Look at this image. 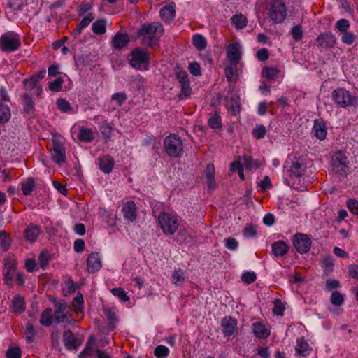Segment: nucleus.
<instances>
[{
  "label": "nucleus",
  "instance_id": "obj_1",
  "mask_svg": "<svg viewBox=\"0 0 358 358\" xmlns=\"http://www.w3.org/2000/svg\"><path fill=\"white\" fill-rule=\"evenodd\" d=\"M157 224L166 236L173 235L179 229L182 219L174 212H160L157 217Z\"/></svg>",
  "mask_w": 358,
  "mask_h": 358
},
{
  "label": "nucleus",
  "instance_id": "obj_2",
  "mask_svg": "<svg viewBox=\"0 0 358 358\" xmlns=\"http://www.w3.org/2000/svg\"><path fill=\"white\" fill-rule=\"evenodd\" d=\"M163 33L164 27L162 24L157 22L143 24L138 31V34L142 38L143 43L148 46L155 45Z\"/></svg>",
  "mask_w": 358,
  "mask_h": 358
},
{
  "label": "nucleus",
  "instance_id": "obj_3",
  "mask_svg": "<svg viewBox=\"0 0 358 358\" xmlns=\"http://www.w3.org/2000/svg\"><path fill=\"white\" fill-rule=\"evenodd\" d=\"M287 13L288 7L283 0H272L266 5V15L273 23H282L287 18Z\"/></svg>",
  "mask_w": 358,
  "mask_h": 358
},
{
  "label": "nucleus",
  "instance_id": "obj_4",
  "mask_svg": "<svg viewBox=\"0 0 358 358\" xmlns=\"http://www.w3.org/2000/svg\"><path fill=\"white\" fill-rule=\"evenodd\" d=\"M165 153L173 158L180 157L184 152V143L182 138L176 134L167 136L163 143Z\"/></svg>",
  "mask_w": 358,
  "mask_h": 358
},
{
  "label": "nucleus",
  "instance_id": "obj_5",
  "mask_svg": "<svg viewBox=\"0 0 358 358\" xmlns=\"http://www.w3.org/2000/svg\"><path fill=\"white\" fill-rule=\"evenodd\" d=\"M332 99L336 103L342 108L358 106V97L352 95L350 91L343 87L337 88L333 91Z\"/></svg>",
  "mask_w": 358,
  "mask_h": 358
},
{
  "label": "nucleus",
  "instance_id": "obj_6",
  "mask_svg": "<svg viewBox=\"0 0 358 358\" xmlns=\"http://www.w3.org/2000/svg\"><path fill=\"white\" fill-rule=\"evenodd\" d=\"M310 162L298 158L285 162V167L287 169V172L290 177L300 178L307 175Z\"/></svg>",
  "mask_w": 358,
  "mask_h": 358
},
{
  "label": "nucleus",
  "instance_id": "obj_7",
  "mask_svg": "<svg viewBox=\"0 0 358 358\" xmlns=\"http://www.w3.org/2000/svg\"><path fill=\"white\" fill-rule=\"evenodd\" d=\"M129 64L138 70H148L149 66V55L146 50L135 48L130 54Z\"/></svg>",
  "mask_w": 358,
  "mask_h": 358
},
{
  "label": "nucleus",
  "instance_id": "obj_8",
  "mask_svg": "<svg viewBox=\"0 0 358 358\" xmlns=\"http://www.w3.org/2000/svg\"><path fill=\"white\" fill-rule=\"evenodd\" d=\"M20 36L13 31L5 33L0 37V48L3 52H14L20 48Z\"/></svg>",
  "mask_w": 358,
  "mask_h": 358
},
{
  "label": "nucleus",
  "instance_id": "obj_9",
  "mask_svg": "<svg viewBox=\"0 0 358 358\" xmlns=\"http://www.w3.org/2000/svg\"><path fill=\"white\" fill-rule=\"evenodd\" d=\"M56 309L53 313L54 322L56 324L65 323L71 324L74 322L71 314L67 310V304L64 301L57 303Z\"/></svg>",
  "mask_w": 358,
  "mask_h": 358
},
{
  "label": "nucleus",
  "instance_id": "obj_10",
  "mask_svg": "<svg viewBox=\"0 0 358 358\" xmlns=\"http://www.w3.org/2000/svg\"><path fill=\"white\" fill-rule=\"evenodd\" d=\"M176 76L180 87L178 97L180 99H187L192 94V88L190 87L188 74L185 71L180 69L176 72Z\"/></svg>",
  "mask_w": 358,
  "mask_h": 358
},
{
  "label": "nucleus",
  "instance_id": "obj_11",
  "mask_svg": "<svg viewBox=\"0 0 358 358\" xmlns=\"http://www.w3.org/2000/svg\"><path fill=\"white\" fill-rule=\"evenodd\" d=\"M312 245L310 238L304 234L297 233L293 236V245L300 254L308 252Z\"/></svg>",
  "mask_w": 358,
  "mask_h": 358
},
{
  "label": "nucleus",
  "instance_id": "obj_12",
  "mask_svg": "<svg viewBox=\"0 0 358 358\" xmlns=\"http://www.w3.org/2000/svg\"><path fill=\"white\" fill-rule=\"evenodd\" d=\"M64 345L66 350L76 351L82 345L83 338L71 330H66L63 333Z\"/></svg>",
  "mask_w": 358,
  "mask_h": 358
},
{
  "label": "nucleus",
  "instance_id": "obj_13",
  "mask_svg": "<svg viewBox=\"0 0 358 358\" xmlns=\"http://www.w3.org/2000/svg\"><path fill=\"white\" fill-rule=\"evenodd\" d=\"M224 105L228 113L231 115H237L240 113L241 103L239 96L234 92H228L224 97Z\"/></svg>",
  "mask_w": 358,
  "mask_h": 358
},
{
  "label": "nucleus",
  "instance_id": "obj_14",
  "mask_svg": "<svg viewBox=\"0 0 358 358\" xmlns=\"http://www.w3.org/2000/svg\"><path fill=\"white\" fill-rule=\"evenodd\" d=\"M331 165L336 173L343 175L348 168V158L343 152H337L332 156Z\"/></svg>",
  "mask_w": 358,
  "mask_h": 358
},
{
  "label": "nucleus",
  "instance_id": "obj_15",
  "mask_svg": "<svg viewBox=\"0 0 358 358\" xmlns=\"http://www.w3.org/2000/svg\"><path fill=\"white\" fill-rule=\"evenodd\" d=\"M53 148L50 150L52 159L59 165L66 160L65 147L57 141H52Z\"/></svg>",
  "mask_w": 358,
  "mask_h": 358
},
{
  "label": "nucleus",
  "instance_id": "obj_16",
  "mask_svg": "<svg viewBox=\"0 0 358 358\" xmlns=\"http://www.w3.org/2000/svg\"><path fill=\"white\" fill-rule=\"evenodd\" d=\"M317 45L324 50L333 48L337 43L336 38L331 32H324L317 38Z\"/></svg>",
  "mask_w": 358,
  "mask_h": 358
},
{
  "label": "nucleus",
  "instance_id": "obj_17",
  "mask_svg": "<svg viewBox=\"0 0 358 358\" xmlns=\"http://www.w3.org/2000/svg\"><path fill=\"white\" fill-rule=\"evenodd\" d=\"M312 134L320 141H322L326 138L327 135V127L323 119L319 118L314 120Z\"/></svg>",
  "mask_w": 358,
  "mask_h": 358
},
{
  "label": "nucleus",
  "instance_id": "obj_18",
  "mask_svg": "<svg viewBox=\"0 0 358 358\" xmlns=\"http://www.w3.org/2000/svg\"><path fill=\"white\" fill-rule=\"evenodd\" d=\"M122 212L124 219L129 222H133L136 220L137 208L135 203L132 201L123 203Z\"/></svg>",
  "mask_w": 358,
  "mask_h": 358
},
{
  "label": "nucleus",
  "instance_id": "obj_19",
  "mask_svg": "<svg viewBox=\"0 0 358 358\" xmlns=\"http://www.w3.org/2000/svg\"><path fill=\"white\" fill-rule=\"evenodd\" d=\"M22 105L23 108V113L29 117H33L36 108L35 103L33 101L32 96L29 92H25L22 96Z\"/></svg>",
  "mask_w": 358,
  "mask_h": 358
},
{
  "label": "nucleus",
  "instance_id": "obj_20",
  "mask_svg": "<svg viewBox=\"0 0 358 358\" xmlns=\"http://www.w3.org/2000/svg\"><path fill=\"white\" fill-rule=\"evenodd\" d=\"M102 266L101 256L98 252H92L87 259V268L89 273L99 271Z\"/></svg>",
  "mask_w": 358,
  "mask_h": 358
},
{
  "label": "nucleus",
  "instance_id": "obj_21",
  "mask_svg": "<svg viewBox=\"0 0 358 358\" xmlns=\"http://www.w3.org/2000/svg\"><path fill=\"white\" fill-rule=\"evenodd\" d=\"M221 327L224 336H230L237 330V321L231 317H225L221 320Z\"/></svg>",
  "mask_w": 358,
  "mask_h": 358
},
{
  "label": "nucleus",
  "instance_id": "obj_22",
  "mask_svg": "<svg viewBox=\"0 0 358 358\" xmlns=\"http://www.w3.org/2000/svg\"><path fill=\"white\" fill-rule=\"evenodd\" d=\"M98 164L99 169L106 174L112 172L114 167L115 161L113 158L108 155H103L98 158Z\"/></svg>",
  "mask_w": 358,
  "mask_h": 358
},
{
  "label": "nucleus",
  "instance_id": "obj_23",
  "mask_svg": "<svg viewBox=\"0 0 358 358\" xmlns=\"http://www.w3.org/2000/svg\"><path fill=\"white\" fill-rule=\"evenodd\" d=\"M252 330L254 335L258 338H266L270 336V329L262 321H257L252 324Z\"/></svg>",
  "mask_w": 358,
  "mask_h": 358
},
{
  "label": "nucleus",
  "instance_id": "obj_24",
  "mask_svg": "<svg viewBox=\"0 0 358 358\" xmlns=\"http://www.w3.org/2000/svg\"><path fill=\"white\" fill-rule=\"evenodd\" d=\"M227 57L229 62H239L241 57V45L235 42L227 47Z\"/></svg>",
  "mask_w": 358,
  "mask_h": 358
},
{
  "label": "nucleus",
  "instance_id": "obj_25",
  "mask_svg": "<svg viewBox=\"0 0 358 358\" xmlns=\"http://www.w3.org/2000/svg\"><path fill=\"white\" fill-rule=\"evenodd\" d=\"M176 4L173 2L169 3L160 9L159 14L161 19L165 23H170L175 17Z\"/></svg>",
  "mask_w": 358,
  "mask_h": 358
},
{
  "label": "nucleus",
  "instance_id": "obj_26",
  "mask_svg": "<svg viewBox=\"0 0 358 358\" xmlns=\"http://www.w3.org/2000/svg\"><path fill=\"white\" fill-rule=\"evenodd\" d=\"M41 232V227L34 223L29 224L24 231L26 240L30 243L36 241Z\"/></svg>",
  "mask_w": 358,
  "mask_h": 358
},
{
  "label": "nucleus",
  "instance_id": "obj_27",
  "mask_svg": "<svg viewBox=\"0 0 358 358\" xmlns=\"http://www.w3.org/2000/svg\"><path fill=\"white\" fill-rule=\"evenodd\" d=\"M130 41L129 36L127 34L117 32L113 37L112 45L115 49H122L126 47Z\"/></svg>",
  "mask_w": 358,
  "mask_h": 358
},
{
  "label": "nucleus",
  "instance_id": "obj_28",
  "mask_svg": "<svg viewBox=\"0 0 358 358\" xmlns=\"http://www.w3.org/2000/svg\"><path fill=\"white\" fill-rule=\"evenodd\" d=\"M272 252L276 257L286 255L289 250V246L284 241L274 242L272 245Z\"/></svg>",
  "mask_w": 358,
  "mask_h": 358
},
{
  "label": "nucleus",
  "instance_id": "obj_29",
  "mask_svg": "<svg viewBox=\"0 0 358 358\" xmlns=\"http://www.w3.org/2000/svg\"><path fill=\"white\" fill-rule=\"evenodd\" d=\"M312 348L303 338H298L295 346L296 355L306 357L310 354Z\"/></svg>",
  "mask_w": 358,
  "mask_h": 358
},
{
  "label": "nucleus",
  "instance_id": "obj_30",
  "mask_svg": "<svg viewBox=\"0 0 358 358\" xmlns=\"http://www.w3.org/2000/svg\"><path fill=\"white\" fill-rule=\"evenodd\" d=\"M11 118L10 108L0 101V125L4 124L9 122Z\"/></svg>",
  "mask_w": 358,
  "mask_h": 358
},
{
  "label": "nucleus",
  "instance_id": "obj_31",
  "mask_svg": "<svg viewBox=\"0 0 358 358\" xmlns=\"http://www.w3.org/2000/svg\"><path fill=\"white\" fill-rule=\"evenodd\" d=\"M11 308L15 314H20L25 310V303L24 299L20 296H15L13 301Z\"/></svg>",
  "mask_w": 358,
  "mask_h": 358
},
{
  "label": "nucleus",
  "instance_id": "obj_32",
  "mask_svg": "<svg viewBox=\"0 0 358 358\" xmlns=\"http://www.w3.org/2000/svg\"><path fill=\"white\" fill-rule=\"evenodd\" d=\"M12 239L10 235L5 231L0 230V251H7L11 244Z\"/></svg>",
  "mask_w": 358,
  "mask_h": 358
},
{
  "label": "nucleus",
  "instance_id": "obj_33",
  "mask_svg": "<svg viewBox=\"0 0 358 358\" xmlns=\"http://www.w3.org/2000/svg\"><path fill=\"white\" fill-rule=\"evenodd\" d=\"M78 138L81 141L90 143L94 140V136L91 129L81 127L79 131Z\"/></svg>",
  "mask_w": 358,
  "mask_h": 358
},
{
  "label": "nucleus",
  "instance_id": "obj_34",
  "mask_svg": "<svg viewBox=\"0 0 358 358\" xmlns=\"http://www.w3.org/2000/svg\"><path fill=\"white\" fill-rule=\"evenodd\" d=\"M40 322L45 327H49L54 322L53 314L51 308H46L41 314Z\"/></svg>",
  "mask_w": 358,
  "mask_h": 358
},
{
  "label": "nucleus",
  "instance_id": "obj_35",
  "mask_svg": "<svg viewBox=\"0 0 358 358\" xmlns=\"http://www.w3.org/2000/svg\"><path fill=\"white\" fill-rule=\"evenodd\" d=\"M104 315L107 320L110 322L109 330L113 331L115 329L116 324L117 322V318L115 312L110 308H107L104 310Z\"/></svg>",
  "mask_w": 358,
  "mask_h": 358
},
{
  "label": "nucleus",
  "instance_id": "obj_36",
  "mask_svg": "<svg viewBox=\"0 0 358 358\" xmlns=\"http://www.w3.org/2000/svg\"><path fill=\"white\" fill-rule=\"evenodd\" d=\"M106 21L103 19L98 20L92 25V31L97 35H101L106 31Z\"/></svg>",
  "mask_w": 358,
  "mask_h": 358
},
{
  "label": "nucleus",
  "instance_id": "obj_37",
  "mask_svg": "<svg viewBox=\"0 0 358 358\" xmlns=\"http://www.w3.org/2000/svg\"><path fill=\"white\" fill-rule=\"evenodd\" d=\"M262 74L268 80H274L279 76L280 70L277 68L265 66L262 69Z\"/></svg>",
  "mask_w": 358,
  "mask_h": 358
},
{
  "label": "nucleus",
  "instance_id": "obj_38",
  "mask_svg": "<svg viewBox=\"0 0 358 358\" xmlns=\"http://www.w3.org/2000/svg\"><path fill=\"white\" fill-rule=\"evenodd\" d=\"M238 62H229V65L225 68V75L228 81L234 80V76L237 73V65Z\"/></svg>",
  "mask_w": 358,
  "mask_h": 358
},
{
  "label": "nucleus",
  "instance_id": "obj_39",
  "mask_svg": "<svg viewBox=\"0 0 358 358\" xmlns=\"http://www.w3.org/2000/svg\"><path fill=\"white\" fill-rule=\"evenodd\" d=\"M193 45L198 50H203L206 48L207 41L201 34H195L192 38Z\"/></svg>",
  "mask_w": 358,
  "mask_h": 358
},
{
  "label": "nucleus",
  "instance_id": "obj_40",
  "mask_svg": "<svg viewBox=\"0 0 358 358\" xmlns=\"http://www.w3.org/2000/svg\"><path fill=\"white\" fill-rule=\"evenodd\" d=\"M35 187V181L33 178H29L25 182L22 183V191L24 196L31 194Z\"/></svg>",
  "mask_w": 358,
  "mask_h": 358
},
{
  "label": "nucleus",
  "instance_id": "obj_41",
  "mask_svg": "<svg viewBox=\"0 0 358 358\" xmlns=\"http://www.w3.org/2000/svg\"><path fill=\"white\" fill-rule=\"evenodd\" d=\"M56 104L59 110L64 113H71L73 111V107L71 103L65 99H58L56 101Z\"/></svg>",
  "mask_w": 358,
  "mask_h": 358
},
{
  "label": "nucleus",
  "instance_id": "obj_42",
  "mask_svg": "<svg viewBox=\"0 0 358 358\" xmlns=\"http://www.w3.org/2000/svg\"><path fill=\"white\" fill-rule=\"evenodd\" d=\"M231 22L236 29H242L247 25V19L243 15H235L231 17Z\"/></svg>",
  "mask_w": 358,
  "mask_h": 358
},
{
  "label": "nucleus",
  "instance_id": "obj_43",
  "mask_svg": "<svg viewBox=\"0 0 358 358\" xmlns=\"http://www.w3.org/2000/svg\"><path fill=\"white\" fill-rule=\"evenodd\" d=\"M243 161L245 169H257L261 166V163L258 159H255L250 157H244Z\"/></svg>",
  "mask_w": 358,
  "mask_h": 358
},
{
  "label": "nucleus",
  "instance_id": "obj_44",
  "mask_svg": "<svg viewBox=\"0 0 358 358\" xmlns=\"http://www.w3.org/2000/svg\"><path fill=\"white\" fill-rule=\"evenodd\" d=\"M208 124L213 129H221L222 124L220 115L217 113L214 114L208 119Z\"/></svg>",
  "mask_w": 358,
  "mask_h": 358
},
{
  "label": "nucleus",
  "instance_id": "obj_45",
  "mask_svg": "<svg viewBox=\"0 0 358 358\" xmlns=\"http://www.w3.org/2000/svg\"><path fill=\"white\" fill-rule=\"evenodd\" d=\"M185 280L184 271L182 269L175 270L171 275V282L176 285H180Z\"/></svg>",
  "mask_w": 358,
  "mask_h": 358
},
{
  "label": "nucleus",
  "instance_id": "obj_46",
  "mask_svg": "<svg viewBox=\"0 0 358 358\" xmlns=\"http://www.w3.org/2000/svg\"><path fill=\"white\" fill-rule=\"evenodd\" d=\"M110 292L113 294V296L120 299V300L122 302H127L129 300V296L122 287L113 288L110 290Z\"/></svg>",
  "mask_w": 358,
  "mask_h": 358
},
{
  "label": "nucleus",
  "instance_id": "obj_47",
  "mask_svg": "<svg viewBox=\"0 0 358 358\" xmlns=\"http://www.w3.org/2000/svg\"><path fill=\"white\" fill-rule=\"evenodd\" d=\"M322 268L326 274L333 271L334 267V259L331 256L326 257L322 261Z\"/></svg>",
  "mask_w": 358,
  "mask_h": 358
},
{
  "label": "nucleus",
  "instance_id": "obj_48",
  "mask_svg": "<svg viewBox=\"0 0 358 358\" xmlns=\"http://www.w3.org/2000/svg\"><path fill=\"white\" fill-rule=\"evenodd\" d=\"M341 40L343 44L351 45L356 41V36L353 32L348 31L341 34Z\"/></svg>",
  "mask_w": 358,
  "mask_h": 358
},
{
  "label": "nucleus",
  "instance_id": "obj_49",
  "mask_svg": "<svg viewBox=\"0 0 358 358\" xmlns=\"http://www.w3.org/2000/svg\"><path fill=\"white\" fill-rule=\"evenodd\" d=\"M350 27V22L345 18L338 20L335 24V28L341 34L348 31Z\"/></svg>",
  "mask_w": 358,
  "mask_h": 358
},
{
  "label": "nucleus",
  "instance_id": "obj_50",
  "mask_svg": "<svg viewBox=\"0 0 358 358\" xmlns=\"http://www.w3.org/2000/svg\"><path fill=\"white\" fill-rule=\"evenodd\" d=\"M94 343H95V338L93 336H91L89 338L87 342L86 343L85 348L79 354V357L80 358H85L87 355H90L92 350V346Z\"/></svg>",
  "mask_w": 358,
  "mask_h": 358
},
{
  "label": "nucleus",
  "instance_id": "obj_51",
  "mask_svg": "<svg viewBox=\"0 0 358 358\" xmlns=\"http://www.w3.org/2000/svg\"><path fill=\"white\" fill-rule=\"evenodd\" d=\"M330 301L332 305L340 306L343 303V296L338 291H334L330 297Z\"/></svg>",
  "mask_w": 358,
  "mask_h": 358
},
{
  "label": "nucleus",
  "instance_id": "obj_52",
  "mask_svg": "<svg viewBox=\"0 0 358 358\" xmlns=\"http://www.w3.org/2000/svg\"><path fill=\"white\" fill-rule=\"evenodd\" d=\"M154 354L158 358H166L169 354V349L165 345H160L155 348Z\"/></svg>",
  "mask_w": 358,
  "mask_h": 358
},
{
  "label": "nucleus",
  "instance_id": "obj_53",
  "mask_svg": "<svg viewBox=\"0 0 358 358\" xmlns=\"http://www.w3.org/2000/svg\"><path fill=\"white\" fill-rule=\"evenodd\" d=\"M127 96L124 92L115 93L111 96V100L121 106L127 100Z\"/></svg>",
  "mask_w": 358,
  "mask_h": 358
},
{
  "label": "nucleus",
  "instance_id": "obj_54",
  "mask_svg": "<svg viewBox=\"0 0 358 358\" xmlns=\"http://www.w3.org/2000/svg\"><path fill=\"white\" fill-rule=\"evenodd\" d=\"M266 133V127L262 124L256 126L252 130V135L257 139L263 138L265 136Z\"/></svg>",
  "mask_w": 358,
  "mask_h": 358
},
{
  "label": "nucleus",
  "instance_id": "obj_55",
  "mask_svg": "<svg viewBox=\"0 0 358 358\" xmlns=\"http://www.w3.org/2000/svg\"><path fill=\"white\" fill-rule=\"evenodd\" d=\"M36 331L34 326L31 324H28L25 329V339L27 343H31L34 341Z\"/></svg>",
  "mask_w": 358,
  "mask_h": 358
},
{
  "label": "nucleus",
  "instance_id": "obj_56",
  "mask_svg": "<svg viewBox=\"0 0 358 358\" xmlns=\"http://www.w3.org/2000/svg\"><path fill=\"white\" fill-rule=\"evenodd\" d=\"M274 306L273 308V313L275 315H283L284 311L285 310L284 304L282 303L281 301L276 299L274 301Z\"/></svg>",
  "mask_w": 358,
  "mask_h": 358
},
{
  "label": "nucleus",
  "instance_id": "obj_57",
  "mask_svg": "<svg viewBox=\"0 0 358 358\" xmlns=\"http://www.w3.org/2000/svg\"><path fill=\"white\" fill-rule=\"evenodd\" d=\"M101 134L106 140H109L111 136L112 127L106 121L100 127Z\"/></svg>",
  "mask_w": 358,
  "mask_h": 358
},
{
  "label": "nucleus",
  "instance_id": "obj_58",
  "mask_svg": "<svg viewBox=\"0 0 358 358\" xmlns=\"http://www.w3.org/2000/svg\"><path fill=\"white\" fill-rule=\"evenodd\" d=\"M62 85L63 79L62 78H57L49 83V88L52 92H59L62 90Z\"/></svg>",
  "mask_w": 358,
  "mask_h": 358
},
{
  "label": "nucleus",
  "instance_id": "obj_59",
  "mask_svg": "<svg viewBox=\"0 0 358 358\" xmlns=\"http://www.w3.org/2000/svg\"><path fill=\"white\" fill-rule=\"evenodd\" d=\"M291 34L292 38L295 41H300L303 36V32L301 27L300 25H296L293 27L291 31Z\"/></svg>",
  "mask_w": 358,
  "mask_h": 358
},
{
  "label": "nucleus",
  "instance_id": "obj_60",
  "mask_svg": "<svg viewBox=\"0 0 358 358\" xmlns=\"http://www.w3.org/2000/svg\"><path fill=\"white\" fill-rule=\"evenodd\" d=\"M83 297L81 294H78L73 300V306L76 312L81 311L83 308Z\"/></svg>",
  "mask_w": 358,
  "mask_h": 358
},
{
  "label": "nucleus",
  "instance_id": "obj_61",
  "mask_svg": "<svg viewBox=\"0 0 358 358\" xmlns=\"http://www.w3.org/2000/svg\"><path fill=\"white\" fill-rule=\"evenodd\" d=\"M36 78L33 76L30 77L28 79H25L23 82L24 87L26 90H31L37 87V83H38L36 80Z\"/></svg>",
  "mask_w": 358,
  "mask_h": 358
},
{
  "label": "nucleus",
  "instance_id": "obj_62",
  "mask_svg": "<svg viewBox=\"0 0 358 358\" xmlns=\"http://www.w3.org/2000/svg\"><path fill=\"white\" fill-rule=\"evenodd\" d=\"M346 204L348 208L352 214L358 215V201L350 199L347 201Z\"/></svg>",
  "mask_w": 358,
  "mask_h": 358
},
{
  "label": "nucleus",
  "instance_id": "obj_63",
  "mask_svg": "<svg viewBox=\"0 0 358 358\" xmlns=\"http://www.w3.org/2000/svg\"><path fill=\"white\" fill-rule=\"evenodd\" d=\"M256 278L257 276L255 273L250 271L245 272L241 276V280L247 284L254 282L256 280Z\"/></svg>",
  "mask_w": 358,
  "mask_h": 358
},
{
  "label": "nucleus",
  "instance_id": "obj_64",
  "mask_svg": "<svg viewBox=\"0 0 358 358\" xmlns=\"http://www.w3.org/2000/svg\"><path fill=\"white\" fill-rule=\"evenodd\" d=\"M7 358H21V350L20 348H10L6 352Z\"/></svg>",
  "mask_w": 358,
  "mask_h": 358
}]
</instances>
